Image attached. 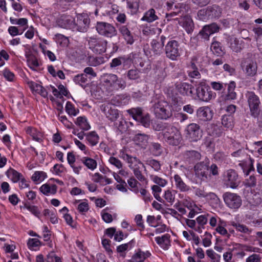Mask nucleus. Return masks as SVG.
Here are the masks:
<instances>
[{
    "label": "nucleus",
    "mask_w": 262,
    "mask_h": 262,
    "mask_svg": "<svg viewBox=\"0 0 262 262\" xmlns=\"http://www.w3.org/2000/svg\"><path fill=\"white\" fill-rule=\"evenodd\" d=\"M77 209L81 213L83 214L86 212L89 209V206L88 201L85 200L83 201L80 202L78 205Z\"/></svg>",
    "instance_id": "0e129e2a"
},
{
    "label": "nucleus",
    "mask_w": 262,
    "mask_h": 262,
    "mask_svg": "<svg viewBox=\"0 0 262 262\" xmlns=\"http://www.w3.org/2000/svg\"><path fill=\"white\" fill-rule=\"evenodd\" d=\"M128 112L135 120L140 122L144 127L149 126L150 124L149 115L148 114L143 115L140 108H133L128 110Z\"/></svg>",
    "instance_id": "4468645a"
},
{
    "label": "nucleus",
    "mask_w": 262,
    "mask_h": 262,
    "mask_svg": "<svg viewBox=\"0 0 262 262\" xmlns=\"http://www.w3.org/2000/svg\"><path fill=\"white\" fill-rule=\"evenodd\" d=\"M179 24L185 29L188 33H190L193 30L194 24L190 16H185L178 20Z\"/></svg>",
    "instance_id": "a878e982"
},
{
    "label": "nucleus",
    "mask_w": 262,
    "mask_h": 262,
    "mask_svg": "<svg viewBox=\"0 0 262 262\" xmlns=\"http://www.w3.org/2000/svg\"><path fill=\"white\" fill-rule=\"evenodd\" d=\"M208 192L204 187H198L194 190L195 195L200 199H206Z\"/></svg>",
    "instance_id": "774afa93"
},
{
    "label": "nucleus",
    "mask_w": 262,
    "mask_h": 262,
    "mask_svg": "<svg viewBox=\"0 0 262 262\" xmlns=\"http://www.w3.org/2000/svg\"><path fill=\"white\" fill-rule=\"evenodd\" d=\"M170 238V234L166 233L161 236L156 237L155 241L162 249L164 250H167L171 245Z\"/></svg>",
    "instance_id": "b1692460"
},
{
    "label": "nucleus",
    "mask_w": 262,
    "mask_h": 262,
    "mask_svg": "<svg viewBox=\"0 0 262 262\" xmlns=\"http://www.w3.org/2000/svg\"><path fill=\"white\" fill-rule=\"evenodd\" d=\"M6 174L14 183L18 182L23 176L21 173L11 168L6 171Z\"/></svg>",
    "instance_id": "c9c22d12"
},
{
    "label": "nucleus",
    "mask_w": 262,
    "mask_h": 262,
    "mask_svg": "<svg viewBox=\"0 0 262 262\" xmlns=\"http://www.w3.org/2000/svg\"><path fill=\"white\" fill-rule=\"evenodd\" d=\"M127 4L131 13H136L139 9V0H127Z\"/></svg>",
    "instance_id": "8fccbe9b"
},
{
    "label": "nucleus",
    "mask_w": 262,
    "mask_h": 262,
    "mask_svg": "<svg viewBox=\"0 0 262 262\" xmlns=\"http://www.w3.org/2000/svg\"><path fill=\"white\" fill-rule=\"evenodd\" d=\"M97 32L102 36L112 38L117 35V30L115 27L108 23L100 21L96 25Z\"/></svg>",
    "instance_id": "0eeeda50"
},
{
    "label": "nucleus",
    "mask_w": 262,
    "mask_h": 262,
    "mask_svg": "<svg viewBox=\"0 0 262 262\" xmlns=\"http://www.w3.org/2000/svg\"><path fill=\"white\" fill-rule=\"evenodd\" d=\"M90 23V19L87 16L79 15L77 17L76 25L81 31L86 30Z\"/></svg>",
    "instance_id": "4c0bfd02"
},
{
    "label": "nucleus",
    "mask_w": 262,
    "mask_h": 262,
    "mask_svg": "<svg viewBox=\"0 0 262 262\" xmlns=\"http://www.w3.org/2000/svg\"><path fill=\"white\" fill-rule=\"evenodd\" d=\"M166 142L172 146H177L180 144L182 140V137L180 130L174 126H170L166 129L164 133H160Z\"/></svg>",
    "instance_id": "7ed1b4c3"
},
{
    "label": "nucleus",
    "mask_w": 262,
    "mask_h": 262,
    "mask_svg": "<svg viewBox=\"0 0 262 262\" xmlns=\"http://www.w3.org/2000/svg\"><path fill=\"white\" fill-rule=\"evenodd\" d=\"M208 216H210V214L207 213L206 214L200 215L196 218L197 225L198 227L201 228V233H202L203 229L205 228V226L207 223Z\"/></svg>",
    "instance_id": "c03bdc74"
},
{
    "label": "nucleus",
    "mask_w": 262,
    "mask_h": 262,
    "mask_svg": "<svg viewBox=\"0 0 262 262\" xmlns=\"http://www.w3.org/2000/svg\"><path fill=\"white\" fill-rule=\"evenodd\" d=\"M158 19V17L156 14L155 9L151 8L144 13V16L141 18V20L151 23Z\"/></svg>",
    "instance_id": "58836bf2"
},
{
    "label": "nucleus",
    "mask_w": 262,
    "mask_h": 262,
    "mask_svg": "<svg viewBox=\"0 0 262 262\" xmlns=\"http://www.w3.org/2000/svg\"><path fill=\"white\" fill-rule=\"evenodd\" d=\"M209 163L203 161L197 163L194 166V172L197 180L200 182L207 181L210 176L208 174Z\"/></svg>",
    "instance_id": "423d86ee"
},
{
    "label": "nucleus",
    "mask_w": 262,
    "mask_h": 262,
    "mask_svg": "<svg viewBox=\"0 0 262 262\" xmlns=\"http://www.w3.org/2000/svg\"><path fill=\"white\" fill-rule=\"evenodd\" d=\"M101 111L105 114L106 118L112 121L116 120L119 117L118 110L112 107L110 103H104L100 106Z\"/></svg>",
    "instance_id": "dca6fc26"
},
{
    "label": "nucleus",
    "mask_w": 262,
    "mask_h": 262,
    "mask_svg": "<svg viewBox=\"0 0 262 262\" xmlns=\"http://www.w3.org/2000/svg\"><path fill=\"white\" fill-rule=\"evenodd\" d=\"M195 86L196 96L194 97L195 100L209 102L216 97V93L211 91L210 86L205 81H200Z\"/></svg>",
    "instance_id": "f03ea898"
},
{
    "label": "nucleus",
    "mask_w": 262,
    "mask_h": 262,
    "mask_svg": "<svg viewBox=\"0 0 262 262\" xmlns=\"http://www.w3.org/2000/svg\"><path fill=\"white\" fill-rule=\"evenodd\" d=\"M28 84L32 91L35 92L44 98L47 97L48 94L47 90L40 84L32 81H28Z\"/></svg>",
    "instance_id": "c85d7f7f"
},
{
    "label": "nucleus",
    "mask_w": 262,
    "mask_h": 262,
    "mask_svg": "<svg viewBox=\"0 0 262 262\" xmlns=\"http://www.w3.org/2000/svg\"><path fill=\"white\" fill-rule=\"evenodd\" d=\"M26 29V27L23 29L19 30L17 27L15 26H10L9 27L8 31L12 36H15L17 35L22 34Z\"/></svg>",
    "instance_id": "e2e57ef3"
},
{
    "label": "nucleus",
    "mask_w": 262,
    "mask_h": 262,
    "mask_svg": "<svg viewBox=\"0 0 262 262\" xmlns=\"http://www.w3.org/2000/svg\"><path fill=\"white\" fill-rule=\"evenodd\" d=\"M104 62V59L100 57H90L88 63L91 66L96 67Z\"/></svg>",
    "instance_id": "13d9d810"
},
{
    "label": "nucleus",
    "mask_w": 262,
    "mask_h": 262,
    "mask_svg": "<svg viewBox=\"0 0 262 262\" xmlns=\"http://www.w3.org/2000/svg\"><path fill=\"white\" fill-rule=\"evenodd\" d=\"M125 60V58L123 57L115 58L112 59L111 62L110 63V67L112 68H115L117 67H118L122 64H123Z\"/></svg>",
    "instance_id": "338daca9"
},
{
    "label": "nucleus",
    "mask_w": 262,
    "mask_h": 262,
    "mask_svg": "<svg viewBox=\"0 0 262 262\" xmlns=\"http://www.w3.org/2000/svg\"><path fill=\"white\" fill-rule=\"evenodd\" d=\"M163 197L165 201L172 205L175 201V193L174 191L167 189L164 191Z\"/></svg>",
    "instance_id": "09e8293b"
},
{
    "label": "nucleus",
    "mask_w": 262,
    "mask_h": 262,
    "mask_svg": "<svg viewBox=\"0 0 262 262\" xmlns=\"http://www.w3.org/2000/svg\"><path fill=\"white\" fill-rule=\"evenodd\" d=\"M57 23L60 27L66 29L73 28L75 25L74 19L70 15L61 16Z\"/></svg>",
    "instance_id": "5701e85b"
},
{
    "label": "nucleus",
    "mask_w": 262,
    "mask_h": 262,
    "mask_svg": "<svg viewBox=\"0 0 262 262\" xmlns=\"http://www.w3.org/2000/svg\"><path fill=\"white\" fill-rule=\"evenodd\" d=\"M141 73L139 70L137 68L129 70L126 73L128 79L130 80L139 82L141 81Z\"/></svg>",
    "instance_id": "7c9ffc66"
},
{
    "label": "nucleus",
    "mask_w": 262,
    "mask_h": 262,
    "mask_svg": "<svg viewBox=\"0 0 262 262\" xmlns=\"http://www.w3.org/2000/svg\"><path fill=\"white\" fill-rule=\"evenodd\" d=\"M127 183L130 187V190L135 192L136 193L138 192V189L137 185L139 184L138 182L133 177H130L127 180Z\"/></svg>",
    "instance_id": "69168bd1"
},
{
    "label": "nucleus",
    "mask_w": 262,
    "mask_h": 262,
    "mask_svg": "<svg viewBox=\"0 0 262 262\" xmlns=\"http://www.w3.org/2000/svg\"><path fill=\"white\" fill-rule=\"evenodd\" d=\"M174 85L177 92L182 95L188 96L192 94L193 86L190 84L186 82H177Z\"/></svg>",
    "instance_id": "412c9836"
},
{
    "label": "nucleus",
    "mask_w": 262,
    "mask_h": 262,
    "mask_svg": "<svg viewBox=\"0 0 262 262\" xmlns=\"http://www.w3.org/2000/svg\"><path fill=\"white\" fill-rule=\"evenodd\" d=\"M173 178L175 188L179 191L186 192L190 190V187L183 181L180 175L176 174Z\"/></svg>",
    "instance_id": "6ab92c4d"
},
{
    "label": "nucleus",
    "mask_w": 262,
    "mask_h": 262,
    "mask_svg": "<svg viewBox=\"0 0 262 262\" xmlns=\"http://www.w3.org/2000/svg\"><path fill=\"white\" fill-rule=\"evenodd\" d=\"M75 123L82 130L86 131L91 128V125L84 116L77 117L75 121Z\"/></svg>",
    "instance_id": "72a5a7b5"
},
{
    "label": "nucleus",
    "mask_w": 262,
    "mask_h": 262,
    "mask_svg": "<svg viewBox=\"0 0 262 262\" xmlns=\"http://www.w3.org/2000/svg\"><path fill=\"white\" fill-rule=\"evenodd\" d=\"M145 162L146 164L150 166L156 171H158L161 169V164L160 162L155 159L149 158L147 159Z\"/></svg>",
    "instance_id": "4d7b16f0"
},
{
    "label": "nucleus",
    "mask_w": 262,
    "mask_h": 262,
    "mask_svg": "<svg viewBox=\"0 0 262 262\" xmlns=\"http://www.w3.org/2000/svg\"><path fill=\"white\" fill-rule=\"evenodd\" d=\"M151 256L148 251H143L138 249L132 256V260L133 262H146L145 260Z\"/></svg>",
    "instance_id": "c756f323"
},
{
    "label": "nucleus",
    "mask_w": 262,
    "mask_h": 262,
    "mask_svg": "<svg viewBox=\"0 0 262 262\" xmlns=\"http://www.w3.org/2000/svg\"><path fill=\"white\" fill-rule=\"evenodd\" d=\"M223 181L227 187L232 189L236 188L240 183L237 173L233 169L227 170L224 172Z\"/></svg>",
    "instance_id": "9b49d317"
},
{
    "label": "nucleus",
    "mask_w": 262,
    "mask_h": 262,
    "mask_svg": "<svg viewBox=\"0 0 262 262\" xmlns=\"http://www.w3.org/2000/svg\"><path fill=\"white\" fill-rule=\"evenodd\" d=\"M39 190L47 196L54 195L57 192V186L54 184L47 183L40 187Z\"/></svg>",
    "instance_id": "bb28decb"
},
{
    "label": "nucleus",
    "mask_w": 262,
    "mask_h": 262,
    "mask_svg": "<svg viewBox=\"0 0 262 262\" xmlns=\"http://www.w3.org/2000/svg\"><path fill=\"white\" fill-rule=\"evenodd\" d=\"M132 248V245L130 243L123 244L118 246L117 247V252L120 253V255L123 257H125L124 252L126 251L129 250Z\"/></svg>",
    "instance_id": "6e6d98bb"
},
{
    "label": "nucleus",
    "mask_w": 262,
    "mask_h": 262,
    "mask_svg": "<svg viewBox=\"0 0 262 262\" xmlns=\"http://www.w3.org/2000/svg\"><path fill=\"white\" fill-rule=\"evenodd\" d=\"M222 125L227 128H232L233 127V118L231 115H224L222 119Z\"/></svg>",
    "instance_id": "de8ad7c7"
},
{
    "label": "nucleus",
    "mask_w": 262,
    "mask_h": 262,
    "mask_svg": "<svg viewBox=\"0 0 262 262\" xmlns=\"http://www.w3.org/2000/svg\"><path fill=\"white\" fill-rule=\"evenodd\" d=\"M118 30L127 44L132 45L134 43L133 34L129 30L127 26L120 25L118 27Z\"/></svg>",
    "instance_id": "aec40b11"
},
{
    "label": "nucleus",
    "mask_w": 262,
    "mask_h": 262,
    "mask_svg": "<svg viewBox=\"0 0 262 262\" xmlns=\"http://www.w3.org/2000/svg\"><path fill=\"white\" fill-rule=\"evenodd\" d=\"M107 41L99 38L90 37L88 40L89 48L96 54H102L106 51Z\"/></svg>",
    "instance_id": "1a4fd4ad"
},
{
    "label": "nucleus",
    "mask_w": 262,
    "mask_h": 262,
    "mask_svg": "<svg viewBox=\"0 0 262 262\" xmlns=\"http://www.w3.org/2000/svg\"><path fill=\"white\" fill-rule=\"evenodd\" d=\"M205 200L213 207L218 206L220 203L219 198L215 193L212 192L208 193Z\"/></svg>",
    "instance_id": "a19ab883"
},
{
    "label": "nucleus",
    "mask_w": 262,
    "mask_h": 262,
    "mask_svg": "<svg viewBox=\"0 0 262 262\" xmlns=\"http://www.w3.org/2000/svg\"><path fill=\"white\" fill-rule=\"evenodd\" d=\"M134 140L137 144L144 146L147 143L148 136L144 134H138L135 137Z\"/></svg>",
    "instance_id": "a18cd8bd"
},
{
    "label": "nucleus",
    "mask_w": 262,
    "mask_h": 262,
    "mask_svg": "<svg viewBox=\"0 0 262 262\" xmlns=\"http://www.w3.org/2000/svg\"><path fill=\"white\" fill-rule=\"evenodd\" d=\"M27 62L28 66L34 71L40 72L42 70L41 61L35 55L27 59Z\"/></svg>",
    "instance_id": "393cba45"
},
{
    "label": "nucleus",
    "mask_w": 262,
    "mask_h": 262,
    "mask_svg": "<svg viewBox=\"0 0 262 262\" xmlns=\"http://www.w3.org/2000/svg\"><path fill=\"white\" fill-rule=\"evenodd\" d=\"M235 87V82L233 81H230L228 84L227 93L222 96V99L225 101L235 99L237 97V94L234 91Z\"/></svg>",
    "instance_id": "cd10ccee"
},
{
    "label": "nucleus",
    "mask_w": 262,
    "mask_h": 262,
    "mask_svg": "<svg viewBox=\"0 0 262 262\" xmlns=\"http://www.w3.org/2000/svg\"><path fill=\"white\" fill-rule=\"evenodd\" d=\"M171 107L166 101H160L155 104L154 111L157 118L166 120L172 116Z\"/></svg>",
    "instance_id": "20e7f679"
},
{
    "label": "nucleus",
    "mask_w": 262,
    "mask_h": 262,
    "mask_svg": "<svg viewBox=\"0 0 262 262\" xmlns=\"http://www.w3.org/2000/svg\"><path fill=\"white\" fill-rule=\"evenodd\" d=\"M119 156L127 163L128 166L132 170L136 169L141 165L143 166V164L138 158L127 154L124 149L119 151Z\"/></svg>",
    "instance_id": "2eb2a0df"
},
{
    "label": "nucleus",
    "mask_w": 262,
    "mask_h": 262,
    "mask_svg": "<svg viewBox=\"0 0 262 262\" xmlns=\"http://www.w3.org/2000/svg\"><path fill=\"white\" fill-rule=\"evenodd\" d=\"M223 198L226 205L231 209H237L242 205L241 198L236 193L227 192L224 193Z\"/></svg>",
    "instance_id": "ddd939ff"
},
{
    "label": "nucleus",
    "mask_w": 262,
    "mask_h": 262,
    "mask_svg": "<svg viewBox=\"0 0 262 262\" xmlns=\"http://www.w3.org/2000/svg\"><path fill=\"white\" fill-rule=\"evenodd\" d=\"M226 226V222L220 219L219 221L217 226L215 228V231L217 233L222 235L223 236L229 238L230 235L228 233L227 230L225 228Z\"/></svg>",
    "instance_id": "f704fd0d"
},
{
    "label": "nucleus",
    "mask_w": 262,
    "mask_h": 262,
    "mask_svg": "<svg viewBox=\"0 0 262 262\" xmlns=\"http://www.w3.org/2000/svg\"><path fill=\"white\" fill-rule=\"evenodd\" d=\"M213 111L207 106L200 107L196 111L198 118L203 121L210 120L213 117Z\"/></svg>",
    "instance_id": "f3484780"
},
{
    "label": "nucleus",
    "mask_w": 262,
    "mask_h": 262,
    "mask_svg": "<svg viewBox=\"0 0 262 262\" xmlns=\"http://www.w3.org/2000/svg\"><path fill=\"white\" fill-rule=\"evenodd\" d=\"M101 80L103 85L109 92L124 89L125 83L121 78H119L114 74L105 73L101 76Z\"/></svg>",
    "instance_id": "f257e3e1"
},
{
    "label": "nucleus",
    "mask_w": 262,
    "mask_h": 262,
    "mask_svg": "<svg viewBox=\"0 0 262 262\" xmlns=\"http://www.w3.org/2000/svg\"><path fill=\"white\" fill-rule=\"evenodd\" d=\"M166 38V37L162 35L151 41V50L155 54L160 55L162 53Z\"/></svg>",
    "instance_id": "a211bd4d"
},
{
    "label": "nucleus",
    "mask_w": 262,
    "mask_h": 262,
    "mask_svg": "<svg viewBox=\"0 0 262 262\" xmlns=\"http://www.w3.org/2000/svg\"><path fill=\"white\" fill-rule=\"evenodd\" d=\"M208 17L209 18L219 17L221 14L220 8L216 5H213L207 8Z\"/></svg>",
    "instance_id": "79ce46f5"
},
{
    "label": "nucleus",
    "mask_w": 262,
    "mask_h": 262,
    "mask_svg": "<svg viewBox=\"0 0 262 262\" xmlns=\"http://www.w3.org/2000/svg\"><path fill=\"white\" fill-rule=\"evenodd\" d=\"M26 134L30 136L32 139L40 143L43 140V134L36 128L33 126H27L25 128Z\"/></svg>",
    "instance_id": "4be33fe9"
},
{
    "label": "nucleus",
    "mask_w": 262,
    "mask_h": 262,
    "mask_svg": "<svg viewBox=\"0 0 262 262\" xmlns=\"http://www.w3.org/2000/svg\"><path fill=\"white\" fill-rule=\"evenodd\" d=\"M202 136L200 126L196 123H190L186 129V137L191 142H196Z\"/></svg>",
    "instance_id": "f8f14e48"
},
{
    "label": "nucleus",
    "mask_w": 262,
    "mask_h": 262,
    "mask_svg": "<svg viewBox=\"0 0 262 262\" xmlns=\"http://www.w3.org/2000/svg\"><path fill=\"white\" fill-rule=\"evenodd\" d=\"M47 178V173L43 171H36L31 176V180L35 184H39Z\"/></svg>",
    "instance_id": "ea45409f"
},
{
    "label": "nucleus",
    "mask_w": 262,
    "mask_h": 262,
    "mask_svg": "<svg viewBox=\"0 0 262 262\" xmlns=\"http://www.w3.org/2000/svg\"><path fill=\"white\" fill-rule=\"evenodd\" d=\"M245 96L247 100L251 116L254 118H257L259 114V105L260 104L258 96L252 91L247 92Z\"/></svg>",
    "instance_id": "39448f33"
},
{
    "label": "nucleus",
    "mask_w": 262,
    "mask_h": 262,
    "mask_svg": "<svg viewBox=\"0 0 262 262\" xmlns=\"http://www.w3.org/2000/svg\"><path fill=\"white\" fill-rule=\"evenodd\" d=\"M139 70L142 73H147L151 69V65L149 60H141L138 65Z\"/></svg>",
    "instance_id": "3c124183"
},
{
    "label": "nucleus",
    "mask_w": 262,
    "mask_h": 262,
    "mask_svg": "<svg viewBox=\"0 0 262 262\" xmlns=\"http://www.w3.org/2000/svg\"><path fill=\"white\" fill-rule=\"evenodd\" d=\"M182 234L186 241H192L196 245H198L200 243L199 236L192 230L183 231Z\"/></svg>",
    "instance_id": "2f4dec72"
},
{
    "label": "nucleus",
    "mask_w": 262,
    "mask_h": 262,
    "mask_svg": "<svg viewBox=\"0 0 262 262\" xmlns=\"http://www.w3.org/2000/svg\"><path fill=\"white\" fill-rule=\"evenodd\" d=\"M150 178L153 182L157 184L156 185H158L161 187H164L167 184V181L165 179L159 177L156 175H151L150 176Z\"/></svg>",
    "instance_id": "052dcab7"
},
{
    "label": "nucleus",
    "mask_w": 262,
    "mask_h": 262,
    "mask_svg": "<svg viewBox=\"0 0 262 262\" xmlns=\"http://www.w3.org/2000/svg\"><path fill=\"white\" fill-rule=\"evenodd\" d=\"M165 52L167 58L171 60H177L181 55L178 42L175 40H169L165 46Z\"/></svg>",
    "instance_id": "6e6552de"
},
{
    "label": "nucleus",
    "mask_w": 262,
    "mask_h": 262,
    "mask_svg": "<svg viewBox=\"0 0 262 262\" xmlns=\"http://www.w3.org/2000/svg\"><path fill=\"white\" fill-rule=\"evenodd\" d=\"M184 158L189 161H195L201 159L200 153L196 150H187L183 154Z\"/></svg>",
    "instance_id": "e433bc0d"
},
{
    "label": "nucleus",
    "mask_w": 262,
    "mask_h": 262,
    "mask_svg": "<svg viewBox=\"0 0 262 262\" xmlns=\"http://www.w3.org/2000/svg\"><path fill=\"white\" fill-rule=\"evenodd\" d=\"M231 224L237 231L244 233H249L251 232V230L245 225L241 224L238 223H235L234 222H231Z\"/></svg>",
    "instance_id": "5fc2aeb1"
},
{
    "label": "nucleus",
    "mask_w": 262,
    "mask_h": 262,
    "mask_svg": "<svg viewBox=\"0 0 262 262\" xmlns=\"http://www.w3.org/2000/svg\"><path fill=\"white\" fill-rule=\"evenodd\" d=\"M207 255L211 259L212 262H219L221 259V255L215 253L212 249H208L206 251Z\"/></svg>",
    "instance_id": "680f3d73"
},
{
    "label": "nucleus",
    "mask_w": 262,
    "mask_h": 262,
    "mask_svg": "<svg viewBox=\"0 0 262 262\" xmlns=\"http://www.w3.org/2000/svg\"><path fill=\"white\" fill-rule=\"evenodd\" d=\"M27 245L30 250H36L41 246V243L37 238H29L27 242Z\"/></svg>",
    "instance_id": "864d4df0"
},
{
    "label": "nucleus",
    "mask_w": 262,
    "mask_h": 262,
    "mask_svg": "<svg viewBox=\"0 0 262 262\" xmlns=\"http://www.w3.org/2000/svg\"><path fill=\"white\" fill-rule=\"evenodd\" d=\"M85 140L88 144L91 146H94L98 143L99 137L96 132L92 131L86 133Z\"/></svg>",
    "instance_id": "473e14b6"
},
{
    "label": "nucleus",
    "mask_w": 262,
    "mask_h": 262,
    "mask_svg": "<svg viewBox=\"0 0 262 262\" xmlns=\"http://www.w3.org/2000/svg\"><path fill=\"white\" fill-rule=\"evenodd\" d=\"M185 223L188 227L193 229L194 231L201 233V228L198 227L196 220L186 219Z\"/></svg>",
    "instance_id": "bf43d9fd"
},
{
    "label": "nucleus",
    "mask_w": 262,
    "mask_h": 262,
    "mask_svg": "<svg viewBox=\"0 0 262 262\" xmlns=\"http://www.w3.org/2000/svg\"><path fill=\"white\" fill-rule=\"evenodd\" d=\"M81 162L85 165L88 169L94 170L97 168V164L95 160L89 158L83 157L81 159Z\"/></svg>",
    "instance_id": "37998d69"
},
{
    "label": "nucleus",
    "mask_w": 262,
    "mask_h": 262,
    "mask_svg": "<svg viewBox=\"0 0 262 262\" xmlns=\"http://www.w3.org/2000/svg\"><path fill=\"white\" fill-rule=\"evenodd\" d=\"M66 112L70 116H75L79 113L78 108H76L74 105L71 102L68 101L66 105Z\"/></svg>",
    "instance_id": "49530a36"
},
{
    "label": "nucleus",
    "mask_w": 262,
    "mask_h": 262,
    "mask_svg": "<svg viewBox=\"0 0 262 262\" xmlns=\"http://www.w3.org/2000/svg\"><path fill=\"white\" fill-rule=\"evenodd\" d=\"M241 66L246 77H251L256 75L257 65L254 60L245 58L242 61Z\"/></svg>",
    "instance_id": "9d476101"
},
{
    "label": "nucleus",
    "mask_w": 262,
    "mask_h": 262,
    "mask_svg": "<svg viewBox=\"0 0 262 262\" xmlns=\"http://www.w3.org/2000/svg\"><path fill=\"white\" fill-rule=\"evenodd\" d=\"M73 80L76 84L83 86L88 82L87 76L84 74H78L74 76Z\"/></svg>",
    "instance_id": "603ef678"
}]
</instances>
